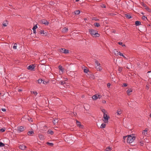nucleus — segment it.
I'll list each match as a JSON object with an SVG mask.
<instances>
[{"instance_id":"obj_9","label":"nucleus","mask_w":151,"mask_h":151,"mask_svg":"<svg viewBox=\"0 0 151 151\" xmlns=\"http://www.w3.org/2000/svg\"><path fill=\"white\" fill-rule=\"evenodd\" d=\"M19 148L22 150H24L25 148L27 147L25 145H21L19 146Z\"/></svg>"},{"instance_id":"obj_63","label":"nucleus","mask_w":151,"mask_h":151,"mask_svg":"<svg viewBox=\"0 0 151 151\" xmlns=\"http://www.w3.org/2000/svg\"><path fill=\"white\" fill-rule=\"evenodd\" d=\"M79 1V0H76V2H78Z\"/></svg>"},{"instance_id":"obj_26","label":"nucleus","mask_w":151,"mask_h":151,"mask_svg":"<svg viewBox=\"0 0 151 151\" xmlns=\"http://www.w3.org/2000/svg\"><path fill=\"white\" fill-rule=\"evenodd\" d=\"M96 68L97 70L101 71L102 69V67L100 66H96Z\"/></svg>"},{"instance_id":"obj_64","label":"nucleus","mask_w":151,"mask_h":151,"mask_svg":"<svg viewBox=\"0 0 151 151\" xmlns=\"http://www.w3.org/2000/svg\"><path fill=\"white\" fill-rule=\"evenodd\" d=\"M150 116L151 117V113L150 114Z\"/></svg>"},{"instance_id":"obj_62","label":"nucleus","mask_w":151,"mask_h":151,"mask_svg":"<svg viewBox=\"0 0 151 151\" xmlns=\"http://www.w3.org/2000/svg\"><path fill=\"white\" fill-rule=\"evenodd\" d=\"M146 88H147V89H148V88H149V87H148L147 86H146Z\"/></svg>"},{"instance_id":"obj_33","label":"nucleus","mask_w":151,"mask_h":151,"mask_svg":"<svg viewBox=\"0 0 151 151\" xmlns=\"http://www.w3.org/2000/svg\"><path fill=\"white\" fill-rule=\"evenodd\" d=\"M83 71L85 73H87L89 71V70L87 68H85L83 70Z\"/></svg>"},{"instance_id":"obj_50","label":"nucleus","mask_w":151,"mask_h":151,"mask_svg":"<svg viewBox=\"0 0 151 151\" xmlns=\"http://www.w3.org/2000/svg\"><path fill=\"white\" fill-rule=\"evenodd\" d=\"M1 110H2V111H4V112L6 111V109H5L2 108L1 109Z\"/></svg>"},{"instance_id":"obj_19","label":"nucleus","mask_w":151,"mask_h":151,"mask_svg":"<svg viewBox=\"0 0 151 151\" xmlns=\"http://www.w3.org/2000/svg\"><path fill=\"white\" fill-rule=\"evenodd\" d=\"M34 134V132L33 131H29L27 132V134L28 135L30 136L31 134Z\"/></svg>"},{"instance_id":"obj_10","label":"nucleus","mask_w":151,"mask_h":151,"mask_svg":"<svg viewBox=\"0 0 151 151\" xmlns=\"http://www.w3.org/2000/svg\"><path fill=\"white\" fill-rule=\"evenodd\" d=\"M40 35H43L46 36L47 33L46 32H44L43 30H41L39 31Z\"/></svg>"},{"instance_id":"obj_8","label":"nucleus","mask_w":151,"mask_h":151,"mask_svg":"<svg viewBox=\"0 0 151 151\" xmlns=\"http://www.w3.org/2000/svg\"><path fill=\"white\" fill-rule=\"evenodd\" d=\"M41 22L42 23L45 24V25H48L49 23L47 20L44 19L42 20L41 21Z\"/></svg>"},{"instance_id":"obj_49","label":"nucleus","mask_w":151,"mask_h":151,"mask_svg":"<svg viewBox=\"0 0 151 151\" xmlns=\"http://www.w3.org/2000/svg\"><path fill=\"white\" fill-rule=\"evenodd\" d=\"M142 5L145 7H147L146 5V4H145L144 3H142Z\"/></svg>"},{"instance_id":"obj_14","label":"nucleus","mask_w":151,"mask_h":151,"mask_svg":"<svg viewBox=\"0 0 151 151\" xmlns=\"http://www.w3.org/2000/svg\"><path fill=\"white\" fill-rule=\"evenodd\" d=\"M132 91V90L131 88H129L128 89L127 91V94L128 95H130V93Z\"/></svg>"},{"instance_id":"obj_41","label":"nucleus","mask_w":151,"mask_h":151,"mask_svg":"<svg viewBox=\"0 0 151 151\" xmlns=\"http://www.w3.org/2000/svg\"><path fill=\"white\" fill-rule=\"evenodd\" d=\"M95 63L97 65V66H100L99 65H100V63H99L97 61H96L95 62Z\"/></svg>"},{"instance_id":"obj_15","label":"nucleus","mask_w":151,"mask_h":151,"mask_svg":"<svg viewBox=\"0 0 151 151\" xmlns=\"http://www.w3.org/2000/svg\"><path fill=\"white\" fill-rule=\"evenodd\" d=\"M58 68L59 69L61 70L62 72H63L64 71V69L63 68L62 66L61 65H59L58 66Z\"/></svg>"},{"instance_id":"obj_30","label":"nucleus","mask_w":151,"mask_h":151,"mask_svg":"<svg viewBox=\"0 0 151 151\" xmlns=\"http://www.w3.org/2000/svg\"><path fill=\"white\" fill-rule=\"evenodd\" d=\"M6 130L5 128L4 127L0 129V131L1 132H4Z\"/></svg>"},{"instance_id":"obj_32","label":"nucleus","mask_w":151,"mask_h":151,"mask_svg":"<svg viewBox=\"0 0 151 151\" xmlns=\"http://www.w3.org/2000/svg\"><path fill=\"white\" fill-rule=\"evenodd\" d=\"M142 19L143 20H145L146 19H147V18L145 16H143L142 17Z\"/></svg>"},{"instance_id":"obj_54","label":"nucleus","mask_w":151,"mask_h":151,"mask_svg":"<svg viewBox=\"0 0 151 151\" xmlns=\"http://www.w3.org/2000/svg\"><path fill=\"white\" fill-rule=\"evenodd\" d=\"M102 103H106V101L105 100H103L102 101Z\"/></svg>"},{"instance_id":"obj_48","label":"nucleus","mask_w":151,"mask_h":151,"mask_svg":"<svg viewBox=\"0 0 151 151\" xmlns=\"http://www.w3.org/2000/svg\"><path fill=\"white\" fill-rule=\"evenodd\" d=\"M118 44L121 45H122L123 44V42H118Z\"/></svg>"},{"instance_id":"obj_27","label":"nucleus","mask_w":151,"mask_h":151,"mask_svg":"<svg viewBox=\"0 0 151 151\" xmlns=\"http://www.w3.org/2000/svg\"><path fill=\"white\" fill-rule=\"evenodd\" d=\"M46 144L47 145H48L50 146H51V147H53V146L54 145V144L52 143H50V142H47Z\"/></svg>"},{"instance_id":"obj_44","label":"nucleus","mask_w":151,"mask_h":151,"mask_svg":"<svg viewBox=\"0 0 151 151\" xmlns=\"http://www.w3.org/2000/svg\"><path fill=\"white\" fill-rule=\"evenodd\" d=\"M128 84L126 83H124L123 85H122L123 87H126L127 86Z\"/></svg>"},{"instance_id":"obj_40","label":"nucleus","mask_w":151,"mask_h":151,"mask_svg":"<svg viewBox=\"0 0 151 151\" xmlns=\"http://www.w3.org/2000/svg\"><path fill=\"white\" fill-rule=\"evenodd\" d=\"M4 146V144L2 142H0V147H3Z\"/></svg>"},{"instance_id":"obj_13","label":"nucleus","mask_w":151,"mask_h":151,"mask_svg":"<svg viewBox=\"0 0 151 151\" xmlns=\"http://www.w3.org/2000/svg\"><path fill=\"white\" fill-rule=\"evenodd\" d=\"M8 24V21L7 20H6L3 22L2 24L4 27L7 26V24Z\"/></svg>"},{"instance_id":"obj_60","label":"nucleus","mask_w":151,"mask_h":151,"mask_svg":"<svg viewBox=\"0 0 151 151\" xmlns=\"http://www.w3.org/2000/svg\"><path fill=\"white\" fill-rule=\"evenodd\" d=\"M147 27H149V26H150V25L149 24H147Z\"/></svg>"},{"instance_id":"obj_42","label":"nucleus","mask_w":151,"mask_h":151,"mask_svg":"<svg viewBox=\"0 0 151 151\" xmlns=\"http://www.w3.org/2000/svg\"><path fill=\"white\" fill-rule=\"evenodd\" d=\"M37 25H35L32 28V29L33 30H35L36 29H37Z\"/></svg>"},{"instance_id":"obj_61","label":"nucleus","mask_w":151,"mask_h":151,"mask_svg":"<svg viewBox=\"0 0 151 151\" xmlns=\"http://www.w3.org/2000/svg\"><path fill=\"white\" fill-rule=\"evenodd\" d=\"M103 7H104V8H106V6L105 5H103V6H102Z\"/></svg>"},{"instance_id":"obj_37","label":"nucleus","mask_w":151,"mask_h":151,"mask_svg":"<svg viewBox=\"0 0 151 151\" xmlns=\"http://www.w3.org/2000/svg\"><path fill=\"white\" fill-rule=\"evenodd\" d=\"M144 141H141L140 142V145L141 146H143L144 145Z\"/></svg>"},{"instance_id":"obj_22","label":"nucleus","mask_w":151,"mask_h":151,"mask_svg":"<svg viewBox=\"0 0 151 151\" xmlns=\"http://www.w3.org/2000/svg\"><path fill=\"white\" fill-rule=\"evenodd\" d=\"M47 134H50L51 135H52L53 134V133H54V132L52 130H49L47 131Z\"/></svg>"},{"instance_id":"obj_20","label":"nucleus","mask_w":151,"mask_h":151,"mask_svg":"<svg viewBox=\"0 0 151 151\" xmlns=\"http://www.w3.org/2000/svg\"><path fill=\"white\" fill-rule=\"evenodd\" d=\"M52 122H53V123L55 124L57 123L58 122V119H54L53 121H52Z\"/></svg>"},{"instance_id":"obj_58","label":"nucleus","mask_w":151,"mask_h":151,"mask_svg":"<svg viewBox=\"0 0 151 151\" xmlns=\"http://www.w3.org/2000/svg\"><path fill=\"white\" fill-rule=\"evenodd\" d=\"M29 121H32V119L31 118H30L29 119H28Z\"/></svg>"},{"instance_id":"obj_16","label":"nucleus","mask_w":151,"mask_h":151,"mask_svg":"<svg viewBox=\"0 0 151 151\" xmlns=\"http://www.w3.org/2000/svg\"><path fill=\"white\" fill-rule=\"evenodd\" d=\"M146 129L147 128H146L145 130H143L142 134L143 135H145L146 134H147V130Z\"/></svg>"},{"instance_id":"obj_59","label":"nucleus","mask_w":151,"mask_h":151,"mask_svg":"<svg viewBox=\"0 0 151 151\" xmlns=\"http://www.w3.org/2000/svg\"><path fill=\"white\" fill-rule=\"evenodd\" d=\"M18 91H22V89H18Z\"/></svg>"},{"instance_id":"obj_25","label":"nucleus","mask_w":151,"mask_h":151,"mask_svg":"<svg viewBox=\"0 0 151 151\" xmlns=\"http://www.w3.org/2000/svg\"><path fill=\"white\" fill-rule=\"evenodd\" d=\"M91 19L92 20H95V21L99 20V19H97L96 17H92L91 18Z\"/></svg>"},{"instance_id":"obj_47","label":"nucleus","mask_w":151,"mask_h":151,"mask_svg":"<svg viewBox=\"0 0 151 151\" xmlns=\"http://www.w3.org/2000/svg\"><path fill=\"white\" fill-rule=\"evenodd\" d=\"M111 86V84L109 83H108L107 84V86L108 88H109Z\"/></svg>"},{"instance_id":"obj_12","label":"nucleus","mask_w":151,"mask_h":151,"mask_svg":"<svg viewBox=\"0 0 151 151\" xmlns=\"http://www.w3.org/2000/svg\"><path fill=\"white\" fill-rule=\"evenodd\" d=\"M68 28L65 27L62 29V32L63 33H66L68 32Z\"/></svg>"},{"instance_id":"obj_5","label":"nucleus","mask_w":151,"mask_h":151,"mask_svg":"<svg viewBox=\"0 0 151 151\" xmlns=\"http://www.w3.org/2000/svg\"><path fill=\"white\" fill-rule=\"evenodd\" d=\"M35 66L34 64H32L27 67V69L31 71H35Z\"/></svg>"},{"instance_id":"obj_35","label":"nucleus","mask_w":151,"mask_h":151,"mask_svg":"<svg viewBox=\"0 0 151 151\" xmlns=\"http://www.w3.org/2000/svg\"><path fill=\"white\" fill-rule=\"evenodd\" d=\"M42 81L43 80L42 79H40L38 80V83L39 84L41 83Z\"/></svg>"},{"instance_id":"obj_17","label":"nucleus","mask_w":151,"mask_h":151,"mask_svg":"<svg viewBox=\"0 0 151 151\" xmlns=\"http://www.w3.org/2000/svg\"><path fill=\"white\" fill-rule=\"evenodd\" d=\"M141 22L140 21H136L135 22V25L137 26H139L141 25Z\"/></svg>"},{"instance_id":"obj_45","label":"nucleus","mask_w":151,"mask_h":151,"mask_svg":"<svg viewBox=\"0 0 151 151\" xmlns=\"http://www.w3.org/2000/svg\"><path fill=\"white\" fill-rule=\"evenodd\" d=\"M97 95L98 99V98L100 99V98H101V97H102L101 95H98V94H97Z\"/></svg>"},{"instance_id":"obj_2","label":"nucleus","mask_w":151,"mask_h":151,"mask_svg":"<svg viewBox=\"0 0 151 151\" xmlns=\"http://www.w3.org/2000/svg\"><path fill=\"white\" fill-rule=\"evenodd\" d=\"M135 137L134 136H132L131 135H129L127 139V142L130 143L133 142L135 139Z\"/></svg>"},{"instance_id":"obj_56","label":"nucleus","mask_w":151,"mask_h":151,"mask_svg":"<svg viewBox=\"0 0 151 151\" xmlns=\"http://www.w3.org/2000/svg\"><path fill=\"white\" fill-rule=\"evenodd\" d=\"M33 30V33H34L35 34L36 33V31L35 30Z\"/></svg>"},{"instance_id":"obj_29","label":"nucleus","mask_w":151,"mask_h":151,"mask_svg":"<svg viewBox=\"0 0 151 151\" xmlns=\"http://www.w3.org/2000/svg\"><path fill=\"white\" fill-rule=\"evenodd\" d=\"M74 12L75 14H78L80 13V11L79 10H76Z\"/></svg>"},{"instance_id":"obj_31","label":"nucleus","mask_w":151,"mask_h":151,"mask_svg":"<svg viewBox=\"0 0 151 151\" xmlns=\"http://www.w3.org/2000/svg\"><path fill=\"white\" fill-rule=\"evenodd\" d=\"M111 150V148L108 147L105 150L106 151H110Z\"/></svg>"},{"instance_id":"obj_3","label":"nucleus","mask_w":151,"mask_h":151,"mask_svg":"<svg viewBox=\"0 0 151 151\" xmlns=\"http://www.w3.org/2000/svg\"><path fill=\"white\" fill-rule=\"evenodd\" d=\"M60 52L61 53H63L65 54L69 53V50L65 49L64 48H62L59 49Z\"/></svg>"},{"instance_id":"obj_57","label":"nucleus","mask_w":151,"mask_h":151,"mask_svg":"<svg viewBox=\"0 0 151 151\" xmlns=\"http://www.w3.org/2000/svg\"><path fill=\"white\" fill-rule=\"evenodd\" d=\"M122 47H125L126 46V45H125V44H123L122 45Z\"/></svg>"},{"instance_id":"obj_36","label":"nucleus","mask_w":151,"mask_h":151,"mask_svg":"<svg viewBox=\"0 0 151 151\" xmlns=\"http://www.w3.org/2000/svg\"><path fill=\"white\" fill-rule=\"evenodd\" d=\"M116 52H118V53H117L118 54H119L121 56L124 57V55L122 53H121L120 52H118V51H116Z\"/></svg>"},{"instance_id":"obj_23","label":"nucleus","mask_w":151,"mask_h":151,"mask_svg":"<svg viewBox=\"0 0 151 151\" xmlns=\"http://www.w3.org/2000/svg\"><path fill=\"white\" fill-rule=\"evenodd\" d=\"M94 25L95 27H99L100 26V25L99 23H98L97 22L94 23Z\"/></svg>"},{"instance_id":"obj_4","label":"nucleus","mask_w":151,"mask_h":151,"mask_svg":"<svg viewBox=\"0 0 151 151\" xmlns=\"http://www.w3.org/2000/svg\"><path fill=\"white\" fill-rule=\"evenodd\" d=\"M104 118L105 119L104 121L103 120L104 123H106L108 122V120L110 118L109 116H108L107 114L105 113H104Z\"/></svg>"},{"instance_id":"obj_39","label":"nucleus","mask_w":151,"mask_h":151,"mask_svg":"<svg viewBox=\"0 0 151 151\" xmlns=\"http://www.w3.org/2000/svg\"><path fill=\"white\" fill-rule=\"evenodd\" d=\"M145 9L148 12H151V10L148 7H146L145 8Z\"/></svg>"},{"instance_id":"obj_21","label":"nucleus","mask_w":151,"mask_h":151,"mask_svg":"<svg viewBox=\"0 0 151 151\" xmlns=\"http://www.w3.org/2000/svg\"><path fill=\"white\" fill-rule=\"evenodd\" d=\"M125 17H126L127 18L130 19L132 18V17L129 14H125Z\"/></svg>"},{"instance_id":"obj_24","label":"nucleus","mask_w":151,"mask_h":151,"mask_svg":"<svg viewBox=\"0 0 151 151\" xmlns=\"http://www.w3.org/2000/svg\"><path fill=\"white\" fill-rule=\"evenodd\" d=\"M92 98L94 100L97 99H98L97 95L96 94L95 95L93 96L92 97Z\"/></svg>"},{"instance_id":"obj_7","label":"nucleus","mask_w":151,"mask_h":151,"mask_svg":"<svg viewBox=\"0 0 151 151\" xmlns=\"http://www.w3.org/2000/svg\"><path fill=\"white\" fill-rule=\"evenodd\" d=\"M76 124H77V126L78 127H79L83 128V126L81 124V122L78 121L77 120H76Z\"/></svg>"},{"instance_id":"obj_11","label":"nucleus","mask_w":151,"mask_h":151,"mask_svg":"<svg viewBox=\"0 0 151 151\" xmlns=\"http://www.w3.org/2000/svg\"><path fill=\"white\" fill-rule=\"evenodd\" d=\"M38 137L41 140H43L45 139L44 136L41 134H39Z\"/></svg>"},{"instance_id":"obj_28","label":"nucleus","mask_w":151,"mask_h":151,"mask_svg":"<svg viewBox=\"0 0 151 151\" xmlns=\"http://www.w3.org/2000/svg\"><path fill=\"white\" fill-rule=\"evenodd\" d=\"M106 127V124L104 123H102L101 126L100 127L101 128H104L105 127Z\"/></svg>"},{"instance_id":"obj_52","label":"nucleus","mask_w":151,"mask_h":151,"mask_svg":"<svg viewBox=\"0 0 151 151\" xmlns=\"http://www.w3.org/2000/svg\"><path fill=\"white\" fill-rule=\"evenodd\" d=\"M111 32H112L114 33H115L116 32V31L114 29L112 30Z\"/></svg>"},{"instance_id":"obj_1","label":"nucleus","mask_w":151,"mask_h":151,"mask_svg":"<svg viewBox=\"0 0 151 151\" xmlns=\"http://www.w3.org/2000/svg\"><path fill=\"white\" fill-rule=\"evenodd\" d=\"M89 32L93 37H99L100 35L98 33V32L96 30L90 29H89Z\"/></svg>"},{"instance_id":"obj_53","label":"nucleus","mask_w":151,"mask_h":151,"mask_svg":"<svg viewBox=\"0 0 151 151\" xmlns=\"http://www.w3.org/2000/svg\"><path fill=\"white\" fill-rule=\"evenodd\" d=\"M42 83L44 84H47V82H46V81H43V82H42Z\"/></svg>"},{"instance_id":"obj_6","label":"nucleus","mask_w":151,"mask_h":151,"mask_svg":"<svg viewBox=\"0 0 151 151\" xmlns=\"http://www.w3.org/2000/svg\"><path fill=\"white\" fill-rule=\"evenodd\" d=\"M17 130L18 131L19 133H20L21 132L24 131V129L23 126H21L18 127Z\"/></svg>"},{"instance_id":"obj_46","label":"nucleus","mask_w":151,"mask_h":151,"mask_svg":"<svg viewBox=\"0 0 151 151\" xmlns=\"http://www.w3.org/2000/svg\"><path fill=\"white\" fill-rule=\"evenodd\" d=\"M32 93L34 94L35 95H36L37 93V92L36 91H32Z\"/></svg>"},{"instance_id":"obj_55","label":"nucleus","mask_w":151,"mask_h":151,"mask_svg":"<svg viewBox=\"0 0 151 151\" xmlns=\"http://www.w3.org/2000/svg\"><path fill=\"white\" fill-rule=\"evenodd\" d=\"M127 137V136H124L123 137V139H124L125 140V138Z\"/></svg>"},{"instance_id":"obj_34","label":"nucleus","mask_w":151,"mask_h":151,"mask_svg":"<svg viewBox=\"0 0 151 151\" xmlns=\"http://www.w3.org/2000/svg\"><path fill=\"white\" fill-rule=\"evenodd\" d=\"M123 68L120 67H119L118 71H119V73H121L122 70Z\"/></svg>"},{"instance_id":"obj_43","label":"nucleus","mask_w":151,"mask_h":151,"mask_svg":"<svg viewBox=\"0 0 151 151\" xmlns=\"http://www.w3.org/2000/svg\"><path fill=\"white\" fill-rule=\"evenodd\" d=\"M17 48V44L15 43L14 46H13V48L14 49H16Z\"/></svg>"},{"instance_id":"obj_18","label":"nucleus","mask_w":151,"mask_h":151,"mask_svg":"<svg viewBox=\"0 0 151 151\" xmlns=\"http://www.w3.org/2000/svg\"><path fill=\"white\" fill-rule=\"evenodd\" d=\"M122 113V112L121 110L120 109H118V110L117 111L116 113L117 115H119L121 114Z\"/></svg>"},{"instance_id":"obj_51","label":"nucleus","mask_w":151,"mask_h":151,"mask_svg":"<svg viewBox=\"0 0 151 151\" xmlns=\"http://www.w3.org/2000/svg\"><path fill=\"white\" fill-rule=\"evenodd\" d=\"M102 112L104 114V113H106V112H105V110L104 109H102L101 110Z\"/></svg>"},{"instance_id":"obj_38","label":"nucleus","mask_w":151,"mask_h":151,"mask_svg":"<svg viewBox=\"0 0 151 151\" xmlns=\"http://www.w3.org/2000/svg\"><path fill=\"white\" fill-rule=\"evenodd\" d=\"M60 83L61 85H63L65 83V81H60Z\"/></svg>"}]
</instances>
